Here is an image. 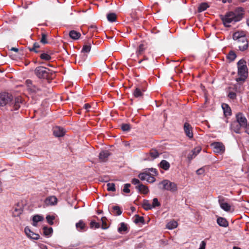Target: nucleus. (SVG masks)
Returning <instances> with one entry per match:
<instances>
[{"mask_svg": "<svg viewBox=\"0 0 249 249\" xmlns=\"http://www.w3.org/2000/svg\"><path fill=\"white\" fill-rule=\"evenodd\" d=\"M44 219L43 217L40 215H36L33 217V225L36 226L37 222L41 221Z\"/></svg>", "mask_w": 249, "mask_h": 249, "instance_id": "obj_18", "label": "nucleus"}, {"mask_svg": "<svg viewBox=\"0 0 249 249\" xmlns=\"http://www.w3.org/2000/svg\"><path fill=\"white\" fill-rule=\"evenodd\" d=\"M247 24L249 26V18L247 20Z\"/></svg>", "mask_w": 249, "mask_h": 249, "instance_id": "obj_59", "label": "nucleus"}, {"mask_svg": "<svg viewBox=\"0 0 249 249\" xmlns=\"http://www.w3.org/2000/svg\"><path fill=\"white\" fill-rule=\"evenodd\" d=\"M136 188L138 189L140 192L144 194H146L149 191L148 188L142 184L138 185L136 187Z\"/></svg>", "mask_w": 249, "mask_h": 249, "instance_id": "obj_21", "label": "nucleus"}, {"mask_svg": "<svg viewBox=\"0 0 249 249\" xmlns=\"http://www.w3.org/2000/svg\"><path fill=\"white\" fill-rule=\"evenodd\" d=\"M55 217L54 216H51L48 215L46 216V219L48 223L50 225H53V220L54 219Z\"/></svg>", "mask_w": 249, "mask_h": 249, "instance_id": "obj_38", "label": "nucleus"}, {"mask_svg": "<svg viewBox=\"0 0 249 249\" xmlns=\"http://www.w3.org/2000/svg\"><path fill=\"white\" fill-rule=\"evenodd\" d=\"M121 128L124 131H128L130 129V126L129 124H125L122 125Z\"/></svg>", "mask_w": 249, "mask_h": 249, "instance_id": "obj_42", "label": "nucleus"}, {"mask_svg": "<svg viewBox=\"0 0 249 249\" xmlns=\"http://www.w3.org/2000/svg\"><path fill=\"white\" fill-rule=\"evenodd\" d=\"M22 99L20 96L14 97L9 93H0V107L6 106L11 110H17L20 107Z\"/></svg>", "mask_w": 249, "mask_h": 249, "instance_id": "obj_1", "label": "nucleus"}, {"mask_svg": "<svg viewBox=\"0 0 249 249\" xmlns=\"http://www.w3.org/2000/svg\"><path fill=\"white\" fill-rule=\"evenodd\" d=\"M94 27H94V26H91L90 28H94Z\"/></svg>", "mask_w": 249, "mask_h": 249, "instance_id": "obj_63", "label": "nucleus"}, {"mask_svg": "<svg viewBox=\"0 0 249 249\" xmlns=\"http://www.w3.org/2000/svg\"><path fill=\"white\" fill-rule=\"evenodd\" d=\"M243 128L245 129V132L249 134V123L247 124V125Z\"/></svg>", "mask_w": 249, "mask_h": 249, "instance_id": "obj_54", "label": "nucleus"}, {"mask_svg": "<svg viewBox=\"0 0 249 249\" xmlns=\"http://www.w3.org/2000/svg\"><path fill=\"white\" fill-rule=\"evenodd\" d=\"M217 224L221 227H226L228 226V222L226 219L223 217H218L217 219Z\"/></svg>", "mask_w": 249, "mask_h": 249, "instance_id": "obj_16", "label": "nucleus"}, {"mask_svg": "<svg viewBox=\"0 0 249 249\" xmlns=\"http://www.w3.org/2000/svg\"><path fill=\"white\" fill-rule=\"evenodd\" d=\"M40 42L43 44H46L48 43V41L47 40V35L45 34L42 33L41 34Z\"/></svg>", "mask_w": 249, "mask_h": 249, "instance_id": "obj_37", "label": "nucleus"}, {"mask_svg": "<svg viewBox=\"0 0 249 249\" xmlns=\"http://www.w3.org/2000/svg\"><path fill=\"white\" fill-rule=\"evenodd\" d=\"M10 50L17 52L18 51V49L16 48L12 47L11 48Z\"/></svg>", "mask_w": 249, "mask_h": 249, "instance_id": "obj_58", "label": "nucleus"}, {"mask_svg": "<svg viewBox=\"0 0 249 249\" xmlns=\"http://www.w3.org/2000/svg\"><path fill=\"white\" fill-rule=\"evenodd\" d=\"M238 74L239 77L236 78L237 82H244L248 76V69L246 62L243 60H240L237 63Z\"/></svg>", "mask_w": 249, "mask_h": 249, "instance_id": "obj_4", "label": "nucleus"}, {"mask_svg": "<svg viewBox=\"0 0 249 249\" xmlns=\"http://www.w3.org/2000/svg\"><path fill=\"white\" fill-rule=\"evenodd\" d=\"M233 39L236 41L239 50L244 51L248 48V43L245 33L243 31L235 32L232 36Z\"/></svg>", "mask_w": 249, "mask_h": 249, "instance_id": "obj_3", "label": "nucleus"}, {"mask_svg": "<svg viewBox=\"0 0 249 249\" xmlns=\"http://www.w3.org/2000/svg\"><path fill=\"white\" fill-rule=\"evenodd\" d=\"M222 107L225 116H230L231 114V109L229 106L226 104H223Z\"/></svg>", "mask_w": 249, "mask_h": 249, "instance_id": "obj_17", "label": "nucleus"}, {"mask_svg": "<svg viewBox=\"0 0 249 249\" xmlns=\"http://www.w3.org/2000/svg\"><path fill=\"white\" fill-rule=\"evenodd\" d=\"M228 96L231 99H234L236 97V94L233 92H231L229 93Z\"/></svg>", "mask_w": 249, "mask_h": 249, "instance_id": "obj_51", "label": "nucleus"}, {"mask_svg": "<svg viewBox=\"0 0 249 249\" xmlns=\"http://www.w3.org/2000/svg\"><path fill=\"white\" fill-rule=\"evenodd\" d=\"M178 226V223L175 220L170 221L166 225V228L168 229L172 230L177 228Z\"/></svg>", "mask_w": 249, "mask_h": 249, "instance_id": "obj_22", "label": "nucleus"}, {"mask_svg": "<svg viewBox=\"0 0 249 249\" xmlns=\"http://www.w3.org/2000/svg\"><path fill=\"white\" fill-rule=\"evenodd\" d=\"M22 212V210L20 209L15 208L14 209V211L13 212V215L15 216H18L20 214H21Z\"/></svg>", "mask_w": 249, "mask_h": 249, "instance_id": "obj_46", "label": "nucleus"}, {"mask_svg": "<svg viewBox=\"0 0 249 249\" xmlns=\"http://www.w3.org/2000/svg\"><path fill=\"white\" fill-rule=\"evenodd\" d=\"M240 127H241L237 122H233L231 124V129L236 133H240Z\"/></svg>", "mask_w": 249, "mask_h": 249, "instance_id": "obj_20", "label": "nucleus"}, {"mask_svg": "<svg viewBox=\"0 0 249 249\" xmlns=\"http://www.w3.org/2000/svg\"><path fill=\"white\" fill-rule=\"evenodd\" d=\"M57 199L55 196H50L47 197L44 203L46 206H53L57 204Z\"/></svg>", "mask_w": 249, "mask_h": 249, "instance_id": "obj_11", "label": "nucleus"}, {"mask_svg": "<svg viewBox=\"0 0 249 249\" xmlns=\"http://www.w3.org/2000/svg\"><path fill=\"white\" fill-rule=\"evenodd\" d=\"M222 1L223 3H225L226 2V0H223Z\"/></svg>", "mask_w": 249, "mask_h": 249, "instance_id": "obj_62", "label": "nucleus"}, {"mask_svg": "<svg viewBox=\"0 0 249 249\" xmlns=\"http://www.w3.org/2000/svg\"><path fill=\"white\" fill-rule=\"evenodd\" d=\"M218 202L222 209L226 212L230 211L231 208V205L225 202L223 198H219L218 200Z\"/></svg>", "mask_w": 249, "mask_h": 249, "instance_id": "obj_12", "label": "nucleus"}, {"mask_svg": "<svg viewBox=\"0 0 249 249\" xmlns=\"http://www.w3.org/2000/svg\"><path fill=\"white\" fill-rule=\"evenodd\" d=\"M237 123H238L240 126L242 127H244L247 125V120L244 115L241 113H239L236 115Z\"/></svg>", "mask_w": 249, "mask_h": 249, "instance_id": "obj_9", "label": "nucleus"}, {"mask_svg": "<svg viewBox=\"0 0 249 249\" xmlns=\"http://www.w3.org/2000/svg\"><path fill=\"white\" fill-rule=\"evenodd\" d=\"M107 190L108 191L114 192L115 191V184L113 183H108L107 185Z\"/></svg>", "mask_w": 249, "mask_h": 249, "instance_id": "obj_33", "label": "nucleus"}, {"mask_svg": "<svg viewBox=\"0 0 249 249\" xmlns=\"http://www.w3.org/2000/svg\"><path fill=\"white\" fill-rule=\"evenodd\" d=\"M208 7V4L207 3L204 2L201 3L198 7V11L199 12H201L202 11H205L206 10L207 7Z\"/></svg>", "mask_w": 249, "mask_h": 249, "instance_id": "obj_27", "label": "nucleus"}, {"mask_svg": "<svg viewBox=\"0 0 249 249\" xmlns=\"http://www.w3.org/2000/svg\"><path fill=\"white\" fill-rule=\"evenodd\" d=\"M149 154L152 159H156L159 156V153L156 150H152Z\"/></svg>", "mask_w": 249, "mask_h": 249, "instance_id": "obj_32", "label": "nucleus"}, {"mask_svg": "<svg viewBox=\"0 0 249 249\" xmlns=\"http://www.w3.org/2000/svg\"><path fill=\"white\" fill-rule=\"evenodd\" d=\"M113 210L114 212L116 213L117 215H120L122 213V211L120 210L119 207L117 206H115L113 207Z\"/></svg>", "mask_w": 249, "mask_h": 249, "instance_id": "obj_36", "label": "nucleus"}, {"mask_svg": "<svg viewBox=\"0 0 249 249\" xmlns=\"http://www.w3.org/2000/svg\"><path fill=\"white\" fill-rule=\"evenodd\" d=\"M184 130L186 136L189 138L193 137L192 132V128L190 124L187 123H185L184 124Z\"/></svg>", "mask_w": 249, "mask_h": 249, "instance_id": "obj_13", "label": "nucleus"}, {"mask_svg": "<svg viewBox=\"0 0 249 249\" xmlns=\"http://www.w3.org/2000/svg\"><path fill=\"white\" fill-rule=\"evenodd\" d=\"M50 70L44 67H38L35 69V73L40 78H44L47 77Z\"/></svg>", "mask_w": 249, "mask_h": 249, "instance_id": "obj_6", "label": "nucleus"}, {"mask_svg": "<svg viewBox=\"0 0 249 249\" xmlns=\"http://www.w3.org/2000/svg\"><path fill=\"white\" fill-rule=\"evenodd\" d=\"M40 236L39 234L35 233H32V235H31V237L30 238H32L33 239L35 240H37L39 239Z\"/></svg>", "mask_w": 249, "mask_h": 249, "instance_id": "obj_49", "label": "nucleus"}, {"mask_svg": "<svg viewBox=\"0 0 249 249\" xmlns=\"http://www.w3.org/2000/svg\"><path fill=\"white\" fill-rule=\"evenodd\" d=\"M142 207L145 210L147 211L153 209L151 204L147 200H143Z\"/></svg>", "mask_w": 249, "mask_h": 249, "instance_id": "obj_24", "label": "nucleus"}, {"mask_svg": "<svg viewBox=\"0 0 249 249\" xmlns=\"http://www.w3.org/2000/svg\"><path fill=\"white\" fill-rule=\"evenodd\" d=\"M204 170L203 168H200L196 170V173L197 175H202L204 173Z\"/></svg>", "mask_w": 249, "mask_h": 249, "instance_id": "obj_52", "label": "nucleus"}, {"mask_svg": "<svg viewBox=\"0 0 249 249\" xmlns=\"http://www.w3.org/2000/svg\"><path fill=\"white\" fill-rule=\"evenodd\" d=\"M76 228L78 231H83L85 230V224L82 220L76 224Z\"/></svg>", "mask_w": 249, "mask_h": 249, "instance_id": "obj_23", "label": "nucleus"}, {"mask_svg": "<svg viewBox=\"0 0 249 249\" xmlns=\"http://www.w3.org/2000/svg\"><path fill=\"white\" fill-rule=\"evenodd\" d=\"M84 107L87 110H89V109L90 107V106L89 104H86L84 105Z\"/></svg>", "mask_w": 249, "mask_h": 249, "instance_id": "obj_55", "label": "nucleus"}, {"mask_svg": "<svg viewBox=\"0 0 249 249\" xmlns=\"http://www.w3.org/2000/svg\"><path fill=\"white\" fill-rule=\"evenodd\" d=\"M90 224L91 228L95 227V228H99L100 227V224L94 221H91Z\"/></svg>", "mask_w": 249, "mask_h": 249, "instance_id": "obj_47", "label": "nucleus"}, {"mask_svg": "<svg viewBox=\"0 0 249 249\" xmlns=\"http://www.w3.org/2000/svg\"><path fill=\"white\" fill-rule=\"evenodd\" d=\"M26 82L28 87L31 90H33L34 92H36L38 90V89H37L35 85H32V82L30 80H27Z\"/></svg>", "mask_w": 249, "mask_h": 249, "instance_id": "obj_26", "label": "nucleus"}, {"mask_svg": "<svg viewBox=\"0 0 249 249\" xmlns=\"http://www.w3.org/2000/svg\"><path fill=\"white\" fill-rule=\"evenodd\" d=\"M33 47H35L36 49V48H38L39 47V45L38 43H35L34 44Z\"/></svg>", "mask_w": 249, "mask_h": 249, "instance_id": "obj_57", "label": "nucleus"}, {"mask_svg": "<svg viewBox=\"0 0 249 249\" xmlns=\"http://www.w3.org/2000/svg\"><path fill=\"white\" fill-rule=\"evenodd\" d=\"M144 45L143 44H141L140 45V46H139V48L138 49V50L137 51V53L138 55H140L141 54L142 52L144 51Z\"/></svg>", "mask_w": 249, "mask_h": 249, "instance_id": "obj_41", "label": "nucleus"}, {"mask_svg": "<svg viewBox=\"0 0 249 249\" xmlns=\"http://www.w3.org/2000/svg\"><path fill=\"white\" fill-rule=\"evenodd\" d=\"M159 188L162 190L169 191L171 192H175L177 191V184L167 179H164L158 184Z\"/></svg>", "mask_w": 249, "mask_h": 249, "instance_id": "obj_5", "label": "nucleus"}, {"mask_svg": "<svg viewBox=\"0 0 249 249\" xmlns=\"http://www.w3.org/2000/svg\"><path fill=\"white\" fill-rule=\"evenodd\" d=\"M233 249H240L238 247H234Z\"/></svg>", "mask_w": 249, "mask_h": 249, "instance_id": "obj_61", "label": "nucleus"}, {"mask_svg": "<svg viewBox=\"0 0 249 249\" xmlns=\"http://www.w3.org/2000/svg\"><path fill=\"white\" fill-rule=\"evenodd\" d=\"M106 218L105 217H102L101 218L102 222V228L103 229H106L107 228V223L106 222Z\"/></svg>", "mask_w": 249, "mask_h": 249, "instance_id": "obj_48", "label": "nucleus"}, {"mask_svg": "<svg viewBox=\"0 0 249 249\" xmlns=\"http://www.w3.org/2000/svg\"><path fill=\"white\" fill-rule=\"evenodd\" d=\"M236 57V54L233 52H230L227 55V58L231 61L234 60Z\"/></svg>", "mask_w": 249, "mask_h": 249, "instance_id": "obj_34", "label": "nucleus"}, {"mask_svg": "<svg viewBox=\"0 0 249 249\" xmlns=\"http://www.w3.org/2000/svg\"><path fill=\"white\" fill-rule=\"evenodd\" d=\"M214 153L217 154H221L225 151V146L223 144L220 142H214L211 144Z\"/></svg>", "mask_w": 249, "mask_h": 249, "instance_id": "obj_7", "label": "nucleus"}, {"mask_svg": "<svg viewBox=\"0 0 249 249\" xmlns=\"http://www.w3.org/2000/svg\"><path fill=\"white\" fill-rule=\"evenodd\" d=\"M91 49V46L89 45H84L82 48V52L84 53H89Z\"/></svg>", "mask_w": 249, "mask_h": 249, "instance_id": "obj_40", "label": "nucleus"}, {"mask_svg": "<svg viewBox=\"0 0 249 249\" xmlns=\"http://www.w3.org/2000/svg\"><path fill=\"white\" fill-rule=\"evenodd\" d=\"M40 236L39 234L35 233H32V235H31V237L30 238H32L33 239L35 240H37L39 239Z\"/></svg>", "mask_w": 249, "mask_h": 249, "instance_id": "obj_50", "label": "nucleus"}, {"mask_svg": "<svg viewBox=\"0 0 249 249\" xmlns=\"http://www.w3.org/2000/svg\"><path fill=\"white\" fill-rule=\"evenodd\" d=\"M160 167L164 170H167L170 167V164L166 160H162L160 163Z\"/></svg>", "mask_w": 249, "mask_h": 249, "instance_id": "obj_25", "label": "nucleus"}, {"mask_svg": "<svg viewBox=\"0 0 249 249\" xmlns=\"http://www.w3.org/2000/svg\"><path fill=\"white\" fill-rule=\"evenodd\" d=\"M151 205L152 206V208H154L156 207L159 206L160 205V203L157 198H154L153 199L152 204Z\"/></svg>", "mask_w": 249, "mask_h": 249, "instance_id": "obj_43", "label": "nucleus"}, {"mask_svg": "<svg viewBox=\"0 0 249 249\" xmlns=\"http://www.w3.org/2000/svg\"><path fill=\"white\" fill-rule=\"evenodd\" d=\"M201 150V148L199 146H197L195 147L193 150H192L191 152L188 155L187 159L189 161H191L192 159L195 158L197 155L200 152Z\"/></svg>", "mask_w": 249, "mask_h": 249, "instance_id": "obj_10", "label": "nucleus"}, {"mask_svg": "<svg viewBox=\"0 0 249 249\" xmlns=\"http://www.w3.org/2000/svg\"><path fill=\"white\" fill-rule=\"evenodd\" d=\"M69 36L73 39H77L80 37L81 34L74 30H72L70 32Z\"/></svg>", "mask_w": 249, "mask_h": 249, "instance_id": "obj_19", "label": "nucleus"}, {"mask_svg": "<svg viewBox=\"0 0 249 249\" xmlns=\"http://www.w3.org/2000/svg\"><path fill=\"white\" fill-rule=\"evenodd\" d=\"M133 95L136 98L141 97L142 96V93L139 88H136L133 91Z\"/></svg>", "mask_w": 249, "mask_h": 249, "instance_id": "obj_30", "label": "nucleus"}, {"mask_svg": "<svg viewBox=\"0 0 249 249\" xmlns=\"http://www.w3.org/2000/svg\"><path fill=\"white\" fill-rule=\"evenodd\" d=\"M134 222L136 224H138L139 223H143V217L140 216L138 215H136L135 218L134 219Z\"/></svg>", "mask_w": 249, "mask_h": 249, "instance_id": "obj_35", "label": "nucleus"}, {"mask_svg": "<svg viewBox=\"0 0 249 249\" xmlns=\"http://www.w3.org/2000/svg\"><path fill=\"white\" fill-rule=\"evenodd\" d=\"M44 234L46 236L50 235L53 232V229L52 228L43 227Z\"/></svg>", "mask_w": 249, "mask_h": 249, "instance_id": "obj_31", "label": "nucleus"}, {"mask_svg": "<svg viewBox=\"0 0 249 249\" xmlns=\"http://www.w3.org/2000/svg\"><path fill=\"white\" fill-rule=\"evenodd\" d=\"M29 50H30V51H34V52H35L36 53H37L38 52L37 51H36V49L35 47H33L32 48H29Z\"/></svg>", "mask_w": 249, "mask_h": 249, "instance_id": "obj_56", "label": "nucleus"}, {"mask_svg": "<svg viewBox=\"0 0 249 249\" xmlns=\"http://www.w3.org/2000/svg\"><path fill=\"white\" fill-rule=\"evenodd\" d=\"M127 229V228L126 225L124 223L122 222L120 224V226L118 228V231L120 233H122L123 231H126Z\"/></svg>", "mask_w": 249, "mask_h": 249, "instance_id": "obj_28", "label": "nucleus"}, {"mask_svg": "<svg viewBox=\"0 0 249 249\" xmlns=\"http://www.w3.org/2000/svg\"><path fill=\"white\" fill-rule=\"evenodd\" d=\"M107 20L110 22H114L116 20V15L114 13H110L107 15Z\"/></svg>", "mask_w": 249, "mask_h": 249, "instance_id": "obj_29", "label": "nucleus"}, {"mask_svg": "<svg viewBox=\"0 0 249 249\" xmlns=\"http://www.w3.org/2000/svg\"><path fill=\"white\" fill-rule=\"evenodd\" d=\"M53 133L55 136L60 137L64 135L65 131L63 128L56 126L53 128Z\"/></svg>", "mask_w": 249, "mask_h": 249, "instance_id": "obj_14", "label": "nucleus"}, {"mask_svg": "<svg viewBox=\"0 0 249 249\" xmlns=\"http://www.w3.org/2000/svg\"><path fill=\"white\" fill-rule=\"evenodd\" d=\"M151 171L152 172H154V173H156V171H155V169H152H152H151Z\"/></svg>", "mask_w": 249, "mask_h": 249, "instance_id": "obj_60", "label": "nucleus"}, {"mask_svg": "<svg viewBox=\"0 0 249 249\" xmlns=\"http://www.w3.org/2000/svg\"><path fill=\"white\" fill-rule=\"evenodd\" d=\"M110 155V153L107 151H103L100 152L99 158L101 161H106L107 158Z\"/></svg>", "mask_w": 249, "mask_h": 249, "instance_id": "obj_15", "label": "nucleus"}, {"mask_svg": "<svg viewBox=\"0 0 249 249\" xmlns=\"http://www.w3.org/2000/svg\"><path fill=\"white\" fill-rule=\"evenodd\" d=\"M139 178L142 180H146L149 183H153L155 181V178L147 173H142L140 174L139 175Z\"/></svg>", "mask_w": 249, "mask_h": 249, "instance_id": "obj_8", "label": "nucleus"}, {"mask_svg": "<svg viewBox=\"0 0 249 249\" xmlns=\"http://www.w3.org/2000/svg\"><path fill=\"white\" fill-rule=\"evenodd\" d=\"M132 183L134 184V185H136V184H139L140 183V181L137 178H133L132 180V181H131Z\"/></svg>", "mask_w": 249, "mask_h": 249, "instance_id": "obj_53", "label": "nucleus"}, {"mask_svg": "<svg viewBox=\"0 0 249 249\" xmlns=\"http://www.w3.org/2000/svg\"><path fill=\"white\" fill-rule=\"evenodd\" d=\"M244 13V9L239 7L233 11L227 13L224 16H220V18L224 26L230 27L231 23H234L240 21L243 18Z\"/></svg>", "mask_w": 249, "mask_h": 249, "instance_id": "obj_2", "label": "nucleus"}, {"mask_svg": "<svg viewBox=\"0 0 249 249\" xmlns=\"http://www.w3.org/2000/svg\"><path fill=\"white\" fill-rule=\"evenodd\" d=\"M40 58L45 60H49L51 57L50 55L46 53H43L40 55Z\"/></svg>", "mask_w": 249, "mask_h": 249, "instance_id": "obj_39", "label": "nucleus"}, {"mask_svg": "<svg viewBox=\"0 0 249 249\" xmlns=\"http://www.w3.org/2000/svg\"><path fill=\"white\" fill-rule=\"evenodd\" d=\"M24 231H25V232L26 233V234L29 237H31V235H32V233H34L33 231H32L30 229L26 227H25V229H24Z\"/></svg>", "mask_w": 249, "mask_h": 249, "instance_id": "obj_44", "label": "nucleus"}, {"mask_svg": "<svg viewBox=\"0 0 249 249\" xmlns=\"http://www.w3.org/2000/svg\"><path fill=\"white\" fill-rule=\"evenodd\" d=\"M130 186V184L129 183L125 184L123 189V192L125 193H128L130 192V189H129Z\"/></svg>", "mask_w": 249, "mask_h": 249, "instance_id": "obj_45", "label": "nucleus"}]
</instances>
